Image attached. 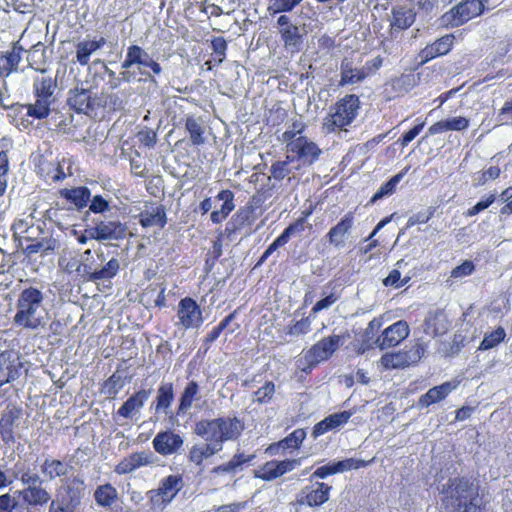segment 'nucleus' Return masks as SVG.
Returning a JSON list of instances; mask_svg holds the SVG:
<instances>
[{
	"instance_id": "49",
	"label": "nucleus",
	"mask_w": 512,
	"mask_h": 512,
	"mask_svg": "<svg viewBox=\"0 0 512 512\" xmlns=\"http://www.w3.org/2000/svg\"><path fill=\"white\" fill-rule=\"evenodd\" d=\"M506 332L504 328L498 327L493 332L486 334L480 343L479 350H488L496 347L500 342L504 340Z\"/></svg>"
},
{
	"instance_id": "40",
	"label": "nucleus",
	"mask_w": 512,
	"mask_h": 512,
	"mask_svg": "<svg viewBox=\"0 0 512 512\" xmlns=\"http://www.w3.org/2000/svg\"><path fill=\"white\" fill-rule=\"evenodd\" d=\"M56 87V82L51 77H42L36 79L33 83L35 98L52 101V96Z\"/></svg>"
},
{
	"instance_id": "35",
	"label": "nucleus",
	"mask_w": 512,
	"mask_h": 512,
	"mask_svg": "<svg viewBox=\"0 0 512 512\" xmlns=\"http://www.w3.org/2000/svg\"><path fill=\"white\" fill-rule=\"evenodd\" d=\"M120 270L119 260L111 258L101 269L87 271L85 267L86 278L88 281L97 282L99 280H110L114 278Z\"/></svg>"
},
{
	"instance_id": "23",
	"label": "nucleus",
	"mask_w": 512,
	"mask_h": 512,
	"mask_svg": "<svg viewBox=\"0 0 512 512\" xmlns=\"http://www.w3.org/2000/svg\"><path fill=\"white\" fill-rule=\"evenodd\" d=\"M310 212H306L305 216L298 219L296 222L290 224L285 230L282 232V234L275 239V241L268 246L266 251L261 256L258 264L263 263L274 251H276L279 247L284 246L290 239L292 235L295 233H301L304 231L305 228V219L306 216H308Z\"/></svg>"
},
{
	"instance_id": "9",
	"label": "nucleus",
	"mask_w": 512,
	"mask_h": 512,
	"mask_svg": "<svg viewBox=\"0 0 512 512\" xmlns=\"http://www.w3.org/2000/svg\"><path fill=\"white\" fill-rule=\"evenodd\" d=\"M340 339V336L333 335L313 345L304 355L306 363L315 365L321 361L327 360L339 347Z\"/></svg>"
},
{
	"instance_id": "64",
	"label": "nucleus",
	"mask_w": 512,
	"mask_h": 512,
	"mask_svg": "<svg viewBox=\"0 0 512 512\" xmlns=\"http://www.w3.org/2000/svg\"><path fill=\"white\" fill-rule=\"evenodd\" d=\"M338 300V297L331 293L324 297L323 299L319 300L312 308L311 313L316 314L320 312L321 310L328 309L331 307L336 301Z\"/></svg>"
},
{
	"instance_id": "26",
	"label": "nucleus",
	"mask_w": 512,
	"mask_h": 512,
	"mask_svg": "<svg viewBox=\"0 0 512 512\" xmlns=\"http://www.w3.org/2000/svg\"><path fill=\"white\" fill-rule=\"evenodd\" d=\"M59 196L72 204L78 211L87 207L91 191L86 186H79L74 188H63L59 190Z\"/></svg>"
},
{
	"instance_id": "22",
	"label": "nucleus",
	"mask_w": 512,
	"mask_h": 512,
	"mask_svg": "<svg viewBox=\"0 0 512 512\" xmlns=\"http://www.w3.org/2000/svg\"><path fill=\"white\" fill-rule=\"evenodd\" d=\"M310 212H306L305 216L298 219L296 222L290 224L285 230L282 232V234L275 239V241L268 246L266 251L261 256L258 264L263 263L274 251H276L279 247L284 246L290 239L292 235L295 233H301L304 231L305 228V219L306 216H308Z\"/></svg>"
},
{
	"instance_id": "15",
	"label": "nucleus",
	"mask_w": 512,
	"mask_h": 512,
	"mask_svg": "<svg viewBox=\"0 0 512 512\" xmlns=\"http://www.w3.org/2000/svg\"><path fill=\"white\" fill-rule=\"evenodd\" d=\"M125 230V226L119 221H100L96 226L86 229V232L90 239L104 241L122 238Z\"/></svg>"
},
{
	"instance_id": "43",
	"label": "nucleus",
	"mask_w": 512,
	"mask_h": 512,
	"mask_svg": "<svg viewBox=\"0 0 512 512\" xmlns=\"http://www.w3.org/2000/svg\"><path fill=\"white\" fill-rule=\"evenodd\" d=\"M185 128L193 145L199 146L204 143V128L198 119L188 116L185 120Z\"/></svg>"
},
{
	"instance_id": "51",
	"label": "nucleus",
	"mask_w": 512,
	"mask_h": 512,
	"mask_svg": "<svg viewBox=\"0 0 512 512\" xmlns=\"http://www.w3.org/2000/svg\"><path fill=\"white\" fill-rule=\"evenodd\" d=\"M17 375V369L3 355H0V386L10 382Z\"/></svg>"
},
{
	"instance_id": "63",
	"label": "nucleus",
	"mask_w": 512,
	"mask_h": 512,
	"mask_svg": "<svg viewBox=\"0 0 512 512\" xmlns=\"http://www.w3.org/2000/svg\"><path fill=\"white\" fill-rule=\"evenodd\" d=\"M138 141L145 147H153L157 141L156 133L151 129L141 130L137 134Z\"/></svg>"
},
{
	"instance_id": "7",
	"label": "nucleus",
	"mask_w": 512,
	"mask_h": 512,
	"mask_svg": "<svg viewBox=\"0 0 512 512\" xmlns=\"http://www.w3.org/2000/svg\"><path fill=\"white\" fill-rule=\"evenodd\" d=\"M84 491V481L79 477L67 479L58 491L55 500L62 503L66 507L74 510L81 504Z\"/></svg>"
},
{
	"instance_id": "10",
	"label": "nucleus",
	"mask_w": 512,
	"mask_h": 512,
	"mask_svg": "<svg viewBox=\"0 0 512 512\" xmlns=\"http://www.w3.org/2000/svg\"><path fill=\"white\" fill-rule=\"evenodd\" d=\"M277 25L284 47L291 52H298L303 43L299 27L292 24L287 15H281L277 20Z\"/></svg>"
},
{
	"instance_id": "41",
	"label": "nucleus",
	"mask_w": 512,
	"mask_h": 512,
	"mask_svg": "<svg viewBox=\"0 0 512 512\" xmlns=\"http://www.w3.org/2000/svg\"><path fill=\"white\" fill-rule=\"evenodd\" d=\"M101 108L108 112L118 111L123 109V101L115 93L101 92L97 94L96 112Z\"/></svg>"
},
{
	"instance_id": "12",
	"label": "nucleus",
	"mask_w": 512,
	"mask_h": 512,
	"mask_svg": "<svg viewBox=\"0 0 512 512\" xmlns=\"http://www.w3.org/2000/svg\"><path fill=\"white\" fill-rule=\"evenodd\" d=\"M194 432L209 443H223L224 418L202 419L195 424Z\"/></svg>"
},
{
	"instance_id": "38",
	"label": "nucleus",
	"mask_w": 512,
	"mask_h": 512,
	"mask_svg": "<svg viewBox=\"0 0 512 512\" xmlns=\"http://www.w3.org/2000/svg\"><path fill=\"white\" fill-rule=\"evenodd\" d=\"M222 449L221 443H209L203 444L201 446L195 445L189 451V459L191 462L196 465L202 464V462L214 455L216 452Z\"/></svg>"
},
{
	"instance_id": "62",
	"label": "nucleus",
	"mask_w": 512,
	"mask_h": 512,
	"mask_svg": "<svg viewBox=\"0 0 512 512\" xmlns=\"http://www.w3.org/2000/svg\"><path fill=\"white\" fill-rule=\"evenodd\" d=\"M18 507V502L10 493L0 495V512H13Z\"/></svg>"
},
{
	"instance_id": "60",
	"label": "nucleus",
	"mask_w": 512,
	"mask_h": 512,
	"mask_svg": "<svg viewBox=\"0 0 512 512\" xmlns=\"http://www.w3.org/2000/svg\"><path fill=\"white\" fill-rule=\"evenodd\" d=\"M89 202V210L95 214L104 213L109 209V202L102 195H95Z\"/></svg>"
},
{
	"instance_id": "34",
	"label": "nucleus",
	"mask_w": 512,
	"mask_h": 512,
	"mask_svg": "<svg viewBox=\"0 0 512 512\" xmlns=\"http://www.w3.org/2000/svg\"><path fill=\"white\" fill-rule=\"evenodd\" d=\"M93 497L99 507L111 508L118 499V492L111 483H105L96 487Z\"/></svg>"
},
{
	"instance_id": "50",
	"label": "nucleus",
	"mask_w": 512,
	"mask_h": 512,
	"mask_svg": "<svg viewBox=\"0 0 512 512\" xmlns=\"http://www.w3.org/2000/svg\"><path fill=\"white\" fill-rule=\"evenodd\" d=\"M404 176V172H400L396 175H394L389 181H387L384 185L380 187V189L373 195L370 202L374 203L378 199H381L382 197L386 195H390L395 191V188L397 184L401 181V179Z\"/></svg>"
},
{
	"instance_id": "30",
	"label": "nucleus",
	"mask_w": 512,
	"mask_h": 512,
	"mask_svg": "<svg viewBox=\"0 0 512 512\" xmlns=\"http://www.w3.org/2000/svg\"><path fill=\"white\" fill-rule=\"evenodd\" d=\"M105 39L100 37L97 40H82L75 45V63L87 66L90 63L91 55L103 47Z\"/></svg>"
},
{
	"instance_id": "4",
	"label": "nucleus",
	"mask_w": 512,
	"mask_h": 512,
	"mask_svg": "<svg viewBox=\"0 0 512 512\" xmlns=\"http://www.w3.org/2000/svg\"><path fill=\"white\" fill-rule=\"evenodd\" d=\"M22 484L27 485L22 490H17L15 494L21 497L23 502L31 507L44 506L51 500L50 493L42 487V479L36 473L26 470L15 475Z\"/></svg>"
},
{
	"instance_id": "1",
	"label": "nucleus",
	"mask_w": 512,
	"mask_h": 512,
	"mask_svg": "<svg viewBox=\"0 0 512 512\" xmlns=\"http://www.w3.org/2000/svg\"><path fill=\"white\" fill-rule=\"evenodd\" d=\"M437 489L445 512H482L485 509L484 490L473 476L450 477L439 482Z\"/></svg>"
},
{
	"instance_id": "25",
	"label": "nucleus",
	"mask_w": 512,
	"mask_h": 512,
	"mask_svg": "<svg viewBox=\"0 0 512 512\" xmlns=\"http://www.w3.org/2000/svg\"><path fill=\"white\" fill-rule=\"evenodd\" d=\"M150 389H140L134 392L117 410V415L125 419L132 418L134 413L138 412L148 400Z\"/></svg>"
},
{
	"instance_id": "48",
	"label": "nucleus",
	"mask_w": 512,
	"mask_h": 512,
	"mask_svg": "<svg viewBox=\"0 0 512 512\" xmlns=\"http://www.w3.org/2000/svg\"><path fill=\"white\" fill-rule=\"evenodd\" d=\"M222 255V232H219L217 239L214 241L212 249L207 252L205 260V270L210 272L214 267L218 258Z\"/></svg>"
},
{
	"instance_id": "58",
	"label": "nucleus",
	"mask_w": 512,
	"mask_h": 512,
	"mask_svg": "<svg viewBox=\"0 0 512 512\" xmlns=\"http://www.w3.org/2000/svg\"><path fill=\"white\" fill-rule=\"evenodd\" d=\"M382 326V321L379 318L372 319L369 323L367 328L365 329L364 335H363V346L366 345L367 347H370V341L374 339L376 336L378 330Z\"/></svg>"
},
{
	"instance_id": "32",
	"label": "nucleus",
	"mask_w": 512,
	"mask_h": 512,
	"mask_svg": "<svg viewBox=\"0 0 512 512\" xmlns=\"http://www.w3.org/2000/svg\"><path fill=\"white\" fill-rule=\"evenodd\" d=\"M24 51L23 46L18 40L12 43L10 50L1 55V59L5 61L3 67H1L4 77L18 71V66L22 60Z\"/></svg>"
},
{
	"instance_id": "36",
	"label": "nucleus",
	"mask_w": 512,
	"mask_h": 512,
	"mask_svg": "<svg viewBox=\"0 0 512 512\" xmlns=\"http://www.w3.org/2000/svg\"><path fill=\"white\" fill-rule=\"evenodd\" d=\"M69 465L59 459L46 458L41 464V472L48 480L63 477L68 474Z\"/></svg>"
},
{
	"instance_id": "14",
	"label": "nucleus",
	"mask_w": 512,
	"mask_h": 512,
	"mask_svg": "<svg viewBox=\"0 0 512 512\" xmlns=\"http://www.w3.org/2000/svg\"><path fill=\"white\" fill-rule=\"evenodd\" d=\"M137 217L140 226L144 229L150 227L163 229L168 222L166 209L162 204L150 203V206L145 205V209Z\"/></svg>"
},
{
	"instance_id": "5",
	"label": "nucleus",
	"mask_w": 512,
	"mask_h": 512,
	"mask_svg": "<svg viewBox=\"0 0 512 512\" xmlns=\"http://www.w3.org/2000/svg\"><path fill=\"white\" fill-rule=\"evenodd\" d=\"M178 325L184 329L198 328L203 323L202 310L191 297H184L178 303Z\"/></svg>"
},
{
	"instance_id": "42",
	"label": "nucleus",
	"mask_w": 512,
	"mask_h": 512,
	"mask_svg": "<svg viewBox=\"0 0 512 512\" xmlns=\"http://www.w3.org/2000/svg\"><path fill=\"white\" fill-rule=\"evenodd\" d=\"M148 58V53L145 52L140 46L131 45L127 49V53L124 61L121 64V67L123 69H129L130 67L136 64L143 66V64Z\"/></svg>"
},
{
	"instance_id": "55",
	"label": "nucleus",
	"mask_w": 512,
	"mask_h": 512,
	"mask_svg": "<svg viewBox=\"0 0 512 512\" xmlns=\"http://www.w3.org/2000/svg\"><path fill=\"white\" fill-rule=\"evenodd\" d=\"M255 456L245 455L244 453H237L234 457L226 463V472H237L243 469V465L251 461Z\"/></svg>"
},
{
	"instance_id": "29",
	"label": "nucleus",
	"mask_w": 512,
	"mask_h": 512,
	"mask_svg": "<svg viewBox=\"0 0 512 512\" xmlns=\"http://www.w3.org/2000/svg\"><path fill=\"white\" fill-rule=\"evenodd\" d=\"M354 217L351 212L344 215L341 221L332 227L327 234L329 242L337 248L345 245V237L349 234L353 226Z\"/></svg>"
},
{
	"instance_id": "31",
	"label": "nucleus",
	"mask_w": 512,
	"mask_h": 512,
	"mask_svg": "<svg viewBox=\"0 0 512 512\" xmlns=\"http://www.w3.org/2000/svg\"><path fill=\"white\" fill-rule=\"evenodd\" d=\"M458 384V381H449L429 389L420 397L419 405L422 407H428L431 404L440 402L455 390Z\"/></svg>"
},
{
	"instance_id": "21",
	"label": "nucleus",
	"mask_w": 512,
	"mask_h": 512,
	"mask_svg": "<svg viewBox=\"0 0 512 512\" xmlns=\"http://www.w3.org/2000/svg\"><path fill=\"white\" fill-rule=\"evenodd\" d=\"M152 444L157 453L171 455L183 445V439L172 431H163L155 436Z\"/></svg>"
},
{
	"instance_id": "18",
	"label": "nucleus",
	"mask_w": 512,
	"mask_h": 512,
	"mask_svg": "<svg viewBox=\"0 0 512 512\" xmlns=\"http://www.w3.org/2000/svg\"><path fill=\"white\" fill-rule=\"evenodd\" d=\"M288 150L295 152L305 164L314 163L321 154V149L306 137H298L295 141L288 143Z\"/></svg>"
},
{
	"instance_id": "56",
	"label": "nucleus",
	"mask_w": 512,
	"mask_h": 512,
	"mask_svg": "<svg viewBox=\"0 0 512 512\" xmlns=\"http://www.w3.org/2000/svg\"><path fill=\"white\" fill-rule=\"evenodd\" d=\"M405 359H407V365L417 363L425 352V347L421 343L414 344L410 349L402 351Z\"/></svg>"
},
{
	"instance_id": "28",
	"label": "nucleus",
	"mask_w": 512,
	"mask_h": 512,
	"mask_svg": "<svg viewBox=\"0 0 512 512\" xmlns=\"http://www.w3.org/2000/svg\"><path fill=\"white\" fill-rule=\"evenodd\" d=\"M351 416L352 413L349 411L333 413L314 426L312 435L316 438L328 431L338 429L347 423Z\"/></svg>"
},
{
	"instance_id": "45",
	"label": "nucleus",
	"mask_w": 512,
	"mask_h": 512,
	"mask_svg": "<svg viewBox=\"0 0 512 512\" xmlns=\"http://www.w3.org/2000/svg\"><path fill=\"white\" fill-rule=\"evenodd\" d=\"M52 101L36 98L35 103L27 104V115L35 119L47 118L50 114Z\"/></svg>"
},
{
	"instance_id": "3",
	"label": "nucleus",
	"mask_w": 512,
	"mask_h": 512,
	"mask_svg": "<svg viewBox=\"0 0 512 512\" xmlns=\"http://www.w3.org/2000/svg\"><path fill=\"white\" fill-rule=\"evenodd\" d=\"M359 108L358 96L354 94L345 95L334 107H331L329 116L324 119V130L330 133L350 125L357 117Z\"/></svg>"
},
{
	"instance_id": "54",
	"label": "nucleus",
	"mask_w": 512,
	"mask_h": 512,
	"mask_svg": "<svg viewBox=\"0 0 512 512\" xmlns=\"http://www.w3.org/2000/svg\"><path fill=\"white\" fill-rule=\"evenodd\" d=\"M367 464H368V462H366L364 460H356V459L350 458V459L338 461L336 463H332L331 465H332L333 474H336V473L348 471L351 469H357L361 466H366Z\"/></svg>"
},
{
	"instance_id": "16",
	"label": "nucleus",
	"mask_w": 512,
	"mask_h": 512,
	"mask_svg": "<svg viewBox=\"0 0 512 512\" xmlns=\"http://www.w3.org/2000/svg\"><path fill=\"white\" fill-rule=\"evenodd\" d=\"M301 463V459H287L284 461H269L256 473V477L264 481H272L283 474L294 470Z\"/></svg>"
},
{
	"instance_id": "61",
	"label": "nucleus",
	"mask_w": 512,
	"mask_h": 512,
	"mask_svg": "<svg viewBox=\"0 0 512 512\" xmlns=\"http://www.w3.org/2000/svg\"><path fill=\"white\" fill-rule=\"evenodd\" d=\"M148 291L158 292L156 299L154 300V305L158 308H163L166 306V286L163 283L160 284H151L147 288Z\"/></svg>"
},
{
	"instance_id": "17",
	"label": "nucleus",
	"mask_w": 512,
	"mask_h": 512,
	"mask_svg": "<svg viewBox=\"0 0 512 512\" xmlns=\"http://www.w3.org/2000/svg\"><path fill=\"white\" fill-rule=\"evenodd\" d=\"M331 486L316 482L315 487H305L297 496V502L301 505L307 504L310 507L320 506L328 501Z\"/></svg>"
},
{
	"instance_id": "53",
	"label": "nucleus",
	"mask_w": 512,
	"mask_h": 512,
	"mask_svg": "<svg viewBox=\"0 0 512 512\" xmlns=\"http://www.w3.org/2000/svg\"><path fill=\"white\" fill-rule=\"evenodd\" d=\"M306 433L303 429L294 430L289 436L281 440L278 445L284 449L298 448L305 439Z\"/></svg>"
},
{
	"instance_id": "20",
	"label": "nucleus",
	"mask_w": 512,
	"mask_h": 512,
	"mask_svg": "<svg viewBox=\"0 0 512 512\" xmlns=\"http://www.w3.org/2000/svg\"><path fill=\"white\" fill-rule=\"evenodd\" d=\"M174 385L172 382H162L158 389L154 401L151 404V409L154 410L155 415H168L170 407L174 401Z\"/></svg>"
},
{
	"instance_id": "6",
	"label": "nucleus",
	"mask_w": 512,
	"mask_h": 512,
	"mask_svg": "<svg viewBox=\"0 0 512 512\" xmlns=\"http://www.w3.org/2000/svg\"><path fill=\"white\" fill-rule=\"evenodd\" d=\"M97 94L93 95L92 90L75 87L68 94V105L77 113L96 115Z\"/></svg>"
},
{
	"instance_id": "57",
	"label": "nucleus",
	"mask_w": 512,
	"mask_h": 512,
	"mask_svg": "<svg viewBox=\"0 0 512 512\" xmlns=\"http://www.w3.org/2000/svg\"><path fill=\"white\" fill-rule=\"evenodd\" d=\"M275 393V385L272 382H267L263 387L259 388L254 393V401L258 403H267Z\"/></svg>"
},
{
	"instance_id": "11",
	"label": "nucleus",
	"mask_w": 512,
	"mask_h": 512,
	"mask_svg": "<svg viewBox=\"0 0 512 512\" xmlns=\"http://www.w3.org/2000/svg\"><path fill=\"white\" fill-rule=\"evenodd\" d=\"M182 487L183 478L181 475H169L161 480L151 499L158 504L167 505L174 499Z\"/></svg>"
},
{
	"instance_id": "27",
	"label": "nucleus",
	"mask_w": 512,
	"mask_h": 512,
	"mask_svg": "<svg viewBox=\"0 0 512 512\" xmlns=\"http://www.w3.org/2000/svg\"><path fill=\"white\" fill-rule=\"evenodd\" d=\"M454 40L455 36L453 34H446L435 40L432 44L427 45L420 54L422 62H427L435 57L446 55L451 50Z\"/></svg>"
},
{
	"instance_id": "47",
	"label": "nucleus",
	"mask_w": 512,
	"mask_h": 512,
	"mask_svg": "<svg viewBox=\"0 0 512 512\" xmlns=\"http://www.w3.org/2000/svg\"><path fill=\"white\" fill-rule=\"evenodd\" d=\"M380 363L385 369H398L408 366L407 359H405L402 351L384 354L380 359Z\"/></svg>"
},
{
	"instance_id": "37",
	"label": "nucleus",
	"mask_w": 512,
	"mask_h": 512,
	"mask_svg": "<svg viewBox=\"0 0 512 512\" xmlns=\"http://www.w3.org/2000/svg\"><path fill=\"white\" fill-rule=\"evenodd\" d=\"M449 328V323L446 319V316L443 312H435L433 315H429L425 319V329L424 331L432 336L442 335L447 332Z\"/></svg>"
},
{
	"instance_id": "8",
	"label": "nucleus",
	"mask_w": 512,
	"mask_h": 512,
	"mask_svg": "<svg viewBox=\"0 0 512 512\" xmlns=\"http://www.w3.org/2000/svg\"><path fill=\"white\" fill-rule=\"evenodd\" d=\"M409 332L407 322L400 320L387 327L382 334L375 339L374 344L381 350L394 347L406 339Z\"/></svg>"
},
{
	"instance_id": "24",
	"label": "nucleus",
	"mask_w": 512,
	"mask_h": 512,
	"mask_svg": "<svg viewBox=\"0 0 512 512\" xmlns=\"http://www.w3.org/2000/svg\"><path fill=\"white\" fill-rule=\"evenodd\" d=\"M22 408L11 405L0 418V436L5 443L14 441V424L21 417Z\"/></svg>"
},
{
	"instance_id": "13",
	"label": "nucleus",
	"mask_w": 512,
	"mask_h": 512,
	"mask_svg": "<svg viewBox=\"0 0 512 512\" xmlns=\"http://www.w3.org/2000/svg\"><path fill=\"white\" fill-rule=\"evenodd\" d=\"M153 463L154 455L151 451H137L121 459L115 466L114 472L118 475H126Z\"/></svg>"
},
{
	"instance_id": "19",
	"label": "nucleus",
	"mask_w": 512,
	"mask_h": 512,
	"mask_svg": "<svg viewBox=\"0 0 512 512\" xmlns=\"http://www.w3.org/2000/svg\"><path fill=\"white\" fill-rule=\"evenodd\" d=\"M416 18L414 8L408 5H395L391 9V15L388 17L392 30H406L413 25Z\"/></svg>"
},
{
	"instance_id": "59",
	"label": "nucleus",
	"mask_w": 512,
	"mask_h": 512,
	"mask_svg": "<svg viewBox=\"0 0 512 512\" xmlns=\"http://www.w3.org/2000/svg\"><path fill=\"white\" fill-rule=\"evenodd\" d=\"M289 159V156L287 157ZM289 160L287 161H277L272 164L270 168L271 175L276 180H283L289 173L290 170L288 168Z\"/></svg>"
},
{
	"instance_id": "2",
	"label": "nucleus",
	"mask_w": 512,
	"mask_h": 512,
	"mask_svg": "<svg viewBox=\"0 0 512 512\" xmlns=\"http://www.w3.org/2000/svg\"><path fill=\"white\" fill-rule=\"evenodd\" d=\"M43 301L44 294L41 290L32 286L24 288L18 295L14 323L26 329H37L42 323V316L38 312Z\"/></svg>"
},
{
	"instance_id": "33",
	"label": "nucleus",
	"mask_w": 512,
	"mask_h": 512,
	"mask_svg": "<svg viewBox=\"0 0 512 512\" xmlns=\"http://www.w3.org/2000/svg\"><path fill=\"white\" fill-rule=\"evenodd\" d=\"M341 80L339 85L344 86L347 84L353 85L363 81L368 73L364 68H357L353 65V62L344 58L340 65Z\"/></svg>"
},
{
	"instance_id": "39",
	"label": "nucleus",
	"mask_w": 512,
	"mask_h": 512,
	"mask_svg": "<svg viewBox=\"0 0 512 512\" xmlns=\"http://www.w3.org/2000/svg\"><path fill=\"white\" fill-rule=\"evenodd\" d=\"M198 393V383L195 381L188 382L180 396L176 415L186 413L191 408L193 402L196 400Z\"/></svg>"
},
{
	"instance_id": "46",
	"label": "nucleus",
	"mask_w": 512,
	"mask_h": 512,
	"mask_svg": "<svg viewBox=\"0 0 512 512\" xmlns=\"http://www.w3.org/2000/svg\"><path fill=\"white\" fill-rule=\"evenodd\" d=\"M124 381L121 375L113 373L108 377L102 384V392L107 395L108 398H115L119 391L123 388Z\"/></svg>"
},
{
	"instance_id": "52",
	"label": "nucleus",
	"mask_w": 512,
	"mask_h": 512,
	"mask_svg": "<svg viewBox=\"0 0 512 512\" xmlns=\"http://www.w3.org/2000/svg\"><path fill=\"white\" fill-rule=\"evenodd\" d=\"M302 0H270L268 11L271 15L280 12H289L294 9Z\"/></svg>"
},
{
	"instance_id": "44",
	"label": "nucleus",
	"mask_w": 512,
	"mask_h": 512,
	"mask_svg": "<svg viewBox=\"0 0 512 512\" xmlns=\"http://www.w3.org/2000/svg\"><path fill=\"white\" fill-rule=\"evenodd\" d=\"M58 246L56 239H42L26 246L25 253L27 255H33L41 252L42 256H47L55 251Z\"/></svg>"
}]
</instances>
